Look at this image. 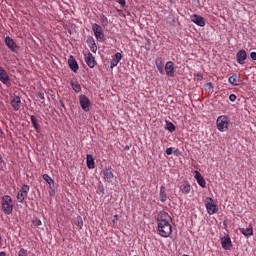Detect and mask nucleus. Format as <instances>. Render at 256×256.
<instances>
[{
	"mask_svg": "<svg viewBox=\"0 0 256 256\" xmlns=\"http://www.w3.org/2000/svg\"><path fill=\"white\" fill-rule=\"evenodd\" d=\"M157 224V231L161 237H169V235L173 233V228L171 227V216L167 212L161 211L158 214Z\"/></svg>",
	"mask_w": 256,
	"mask_h": 256,
	"instance_id": "1",
	"label": "nucleus"
},
{
	"mask_svg": "<svg viewBox=\"0 0 256 256\" xmlns=\"http://www.w3.org/2000/svg\"><path fill=\"white\" fill-rule=\"evenodd\" d=\"M1 207L5 215H11L13 213V199L9 195H5L1 198Z\"/></svg>",
	"mask_w": 256,
	"mask_h": 256,
	"instance_id": "2",
	"label": "nucleus"
},
{
	"mask_svg": "<svg viewBox=\"0 0 256 256\" xmlns=\"http://www.w3.org/2000/svg\"><path fill=\"white\" fill-rule=\"evenodd\" d=\"M216 127L218 131L221 133H225V131H229V117L225 115H221L216 120Z\"/></svg>",
	"mask_w": 256,
	"mask_h": 256,
	"instance_id": "3",
	"label": "nucleus"
},
{
	"mask_svg": "<svg viewBox=\"0 0 256 256\" xmlns=\"http://www.w3.org/2000/svg\"><path fill=\"white\" fill-rule=\"evenodd\" d=\"M204 205L206 207V211L208 215H215L217 211H219V208H217V204L215 203V200L211 197H207L204 201Z\"/></svg>",
	"mask_w": 256,
	"mask_h": 256,
	"instance_id": "4",
	"label": "nucleus"
},
{
	"mask_svg": "<svg viewBox=\"0 0 256 256\" xmlns=\"http://www.w3.org/2000/svg\"><path fill=\"white\" fill-rule=\"evenodd\" d=\"M92 31L94 33L96 41H98L99 43H103L105 41V32H103V28L101 27V25L94 23L92 25Z\"/></svg>",
	"mask_w": 256,
	"mask_h": 256,
	"instance_id": "5",
	"label": "nucleus"
},
{
	"mask_svg": "<svg viewBox=\"0 0 256 256\" xmlns=\"http://www.w3.org/2000/svg\"><path fill=\"white\" fill-rule=\"evenodd\" d=\"M79 103L82 109L85 111V113H89L91 109V100H89V98L86 95L81 94L79 96Z\"/></svg>",
	"mask_w": 256,
	"mask_h": 256,
	"instance_id": "6",
	"label": "nucleus"
},
{
	"mask_svg": "<svg viewBox=\"0 0 256 256\" xmlns=\"http://www.w3.org/2000/svg\"><path fill=\"white\" fill-rule=\"evenodd\" d=\"M103 179L106 183L113 181V169L111 167L102 170Z\"/></svg>",
	"mask_w": 256,
	"mask_h": 256,
	"instance_id": "7",
	"label": "nucleus"
},
{
	"mask_svg": "<svg viewBox=\"0 0 256 256\" xmlns=\"http://www.w3.org/2000/svg\"><path fill=\"white\" fill-rule=\"evenodd\" d=\"M85 63L90 67V69H93L95 65H97V61H95V57H93V54L91 52H88L84 55Z\"/></svg>",
	"mask_w": 256,
	"mask_h": 256,
	"instance_id": "8",
	"label": "nucleus"
},
{
	"mask_svg": "<svg viewBox=\"0 0 256 256\" xmlns=\"http://www.w3.org/2000/svg\"><path fill=\"white\" fill-rule=\"evenodd\" d=\"M221 246L225 249V251H229V249L233 247L229 234L221 238Z\"/></svg>",
	"mask_w": 256,
	"mask_h": 256,
	"instance_id": "9",
	"label": "nucleus"
},
{
	"mask_svg": "<svg viewBox=\"0 0 256 256\" xmlns=\"http://www.w3.org/2000/svg\"><path fill=\"white\" fill-rule=\"evenodd\" d=\"M190 19L192 23H195V25H198V27H205V18H203L202 16L193 14L190 16Z\"/></svg>",
	"mask_w": 256,
	"mask_h": 256,
	"instance_id": "10",
	"label": "nucleus"
},
{
	"mask_svg": "<svg viewBox=\"0 0 256 256\" xmlns=\"http://www.w3.org/2000/svg\"><path fill=\"white\" fill-rule=\"evenodd\" d=\"M165 71L168 77H175V64L172 61L166 62Z\"/></svg>",
	"mask_w": 256,
	"mask_h": 256,
	"instance_id": "11",
	"label": "nucleus"
},
{
	"mask_svg": "<svg viewBox=\"0 0 256 256\" xmlns=\"http://www.w3.org/2000/svg\"><path fill=\"white\" fill-rule=\"evenodd\" d=\"M179 189L184 195H189V193H191V184L189 183V181L184 180L179 186Z\"/></svg>",
	"mask_w": 256,
	"mask_h": 256,
	"instance_id": "12",
	"label": "nucleus"
},
{
	"mask_svg": "<svg viewBox=\"0 0 256 256\" xmlns=\"http://www.w3.org/2000/svg\"><path fill=\"white\" fill-rule=\"evenodd\" d=\"M194 178L196 179L198 185L202 187V189H205V187H207V182L205 181V178H203V175H201L199 171L194 172Z\"/></svg>",
	"mask_w": 256,
	"mask_h": 256,
	"instance_id": "13",
	"label": "nucleus"
},
{
	"mask_svg": "<svg viewBox=\"0 0 256 256\" xmlns=\"http://www.w3.org/2000/svg\"><path fill=\"white\" fill-rule=\"evenodd\" d=\"M68 65L71 71H73L74 73H77V71H79V64L77 63V60L75 59V57H73V55L69 57Z\"/></svg>",
	"mask_w": 256,
	"mask_h": 256,
	"instance_id": "14",
	"label": "nucleus"
},
{
	"mask_svg": "<svg viewBox=\"0 0 256 256\" xmlns=\"http://www.w3.org/2000/svg\"><path fill=\"white\" fill-rule=\"evenodd\" d=\"M5 44H6V46H7L8 48H10V50H11L13 53H17V44L15 43V41H14L11 37L7 36V37L5 38Z\"/></svg>",
	"mask_w": 256,
	"mask_h": 256,
	"instance_id": "15",
	"label": "nucleus"
},
{
	"mask_svg": "<svg viewBox=\"0 0 256 256\" xmlns=\"http://www.w3.org/2000/svg\"><path fill=\"white\" fill-rule=\"evenodd\" d=\"M247 59V52L245 50H240L236 54V61L239 65H243Z\"/></svg>",
	"mask_w": 256,
	"mask_h": 256,
	"instance_id": "16",
	"label": "nucleus"
},
{
	"mask_svg": "<svg viewBox=\"0 0 256 256\" xmlns=\"http://www.w3.org/2000/svg\"><path fill=\"white\" fill-rule=\"evenodd\" d=\"M0 81L4 85H7L9 83V74L7 73V70H5L1 66H0Z\"/></svg>",
	"mask_w": 256,
	"mask_h": 256,
	"instance_id": "17",
	"label": "nucleus"
},
{
	"mask_svg": "<svg viewBox=\"0 0 256 256\" xmlns=\"http://www.w3.org/2000/svg\"><path fill=\"white\" fill-rule=\"evenodd\" d=\"M121 59H123V55L119 52H117L114 55V58L112 59L111 63H110V69H115V67H117V65H119V61H121Z\"/></svg>",
	"mask_w": 256,
	"mask_h": 256,
	"instance_id": "18",
	"label": "nucleus"
},
{
	"mask_svg": "<svg viewBox=\"0 0 256 256\" xmlns=\"http://www.w3.org/2000/svg\"><path fill=\"white\" fill-rule=\"evenodd\" d=\"M156 63V67L159 71V73H161V75H163L165 73V61H163V58L159 57L156 59L155 61Z\"/></svg>",
	"mask_w": 256,
	"mask_h": 256,
	"instance_id": "19",
	"label": "nucleus"
},
{
	"mask_svg": "<svg viewBox=\"0 0 256 256\" xmlns=\"http://www.w3.org/2000/svg\"><path fill=\"white\" fill-rule=\"evenodd\" d=\"M11 105L14 111H19V109H21V98L19 96H14L11 100Z\"/></svg>",
	"mask_w": 256,
	"mask_h": 256,
	"instance_id": "20",
	"label": "nucleus"
},
{
	"mask_svg": "<svg viewBox=\"0 0 256 256\" xmlns=\"http://www.w3.org/2000/svg\"><path fill=\"white\" fill-rule=\"evenodd\" d=\"M30 121L32 123V126L34 127L35 131L39 133V130L41 129V125H39V120H37V117L30 116Z\"/></svg>",
	"mask_w": 256,
	"mask_h": 256,
	"instance_id": "21",
	"label": "nucleus"
},
{
	"mask_svg": "<svg viewBox=\"0 0 256 256\" xmlns=\"http://www.w3.org/2000/svg\"><path fill=\"white\" fill-rule=\"evenodd\" d=\"M159 199L161 203H165V201H167V192H166L165 186L160 187Z\"/></svg>",
	"mask_w": 256,
	"mask_h": 256,
	"instance_id": "22",
	"label": "nucleus"
},
{
	"mask_svg": "<svg viewBox=\"0 0 256 256\" xmlns=\"http://www.w3.org/2000/svg\"><path fill=\"white\" fill-rule=\"evenodd\" d=\"M240 233L245 237H251L253 235V226L250 225L248 228H241Z\"/></svg>",
	"mask_w": 256,
	"mask_h": 256,
	"instance_id": "23",
	"label": "nucleus"
},
{
	"mask_svg": "<svg viewBox=\"0 0 256 256\" xmlns=\"http://www.w3.org/2000/svg\"><path fill=\"white\" fill-rule=\"evenodd\" d=\"M42 179H44V181L48 183V185L50 186V189H53V187H55V181L52 180L51 176H49L48 174H43Z\"/></svg>",
	"mask_w": 256,
	"mask_h": 256,
	"instance_id": "24",
	"label": "nucleus"
},
{
	"mask_svg": "<svg viewBox=\"0 0 256 256\" xmlns=\"http://www.w3.org/2000/svg\"><path fill=\"white\" fill-rule=\"evenodd\" d=\"M86 159L88 169H95V159H93V156L87 155Z\"/></svg>",
	"mask_w": 256,
	"mask_h": 256,
	"instance_id": "25",
	"label": "nucleus"
},
{
	"mask_svg": "<svg viewBox=\"0 0 256 256\" xmlns=\"http://www.w3.org/2000/svg\"><path fill=\"white\" fill-rule=\"evenodd\" d=\"M237 79V74H234L228 78V83H230V85H233L234 87H237V85H239V81Z\"/></svg>",
	"mask_w": 256,
	"mask_h": 256,
	"instance_id": "26",
	"label": "nucleus"
},
{
	"mask_svg": "<svg viewBox=\"0 0 256 256\" xmlns=\"http://www.w3.org/2000/svg\"><path fill=\"white\" fill-rule=\"evenodd\" d=\"M71 86H72L73 91H75V93H81V84H79L77 82H72Z\"/></svg>",
	"mask_w": 256,
	"mask_h": 256,
	"instance_id": "27",
	"label": "nucleus"
},
{
	"mask_svg": "<svg viewBox=\"0 0 256 256\" xmlns=\"http://www.w3.org/2000/svg\"><path fill=\"white\" fill-rule=\"evenodd\" d=\"M26 196L27 195H25V193L19 191L18 194H17V201L19 203H23V201H25Z\"/></svg>",
	"mask_w": 256,
	"mask_h": 256,
	"instance_id": "28",
	"label": "nucleus"
},
{
	"mask_svg": "<svg viewBox=\"0 0 256 256\" xmlns=\"http://www.w3.org/2000/svg\"><path fill=\"white\" fill-rule=\"evenodd\" d=\"M179 149L175 147H170L166 149V155H173V153H177Z\"/></svg>",
	"mask_w": 256,
	"mask_h": 256,
	"instance_id": "29",
	"label": "nucleus"
},
{
	"mask_svg": "<svg viewBox=\"0 0 256 256\" xmlns=\"http://www.w3.org/2000/svg\"><path fill=\"white\" fill-rule=\"evenodd\" d=\"M100 21L104 27H107V25H109V19H107L105 15H102L100 17Z\"/></svg>",
	"mask_w": 256,
	"mask_h": 256,
	"instance_id": "30",
	"label": "nucleus"
},
{
	"mask_svg": "<svg viewBox=\"0 0 256 256\" xmlns=\"http://www.w3.org/2000/svg\"><path fill=\"white\" fill-rule=\"evenodd\" d=\"M166 129L170 131V133H173V131H175V125L171 122H167Z\"/></svg>",
	"mask_w": 256,
	"mask_h": 256,
	"instance_id": "31",
	"label": "nucleus"
},
{
	"mask_svg": "<svg viewBox=\"0 0 256 256\" xmlns=\"http://www.w3.org/2000/svg\"><path fill=\"white\" fill-rule=\"evenodd\" d=\"M29 189V185H23L19 191L20 193H24L25 195H27V193H29Z\"/></svg>",
	"mask_w": 256,
	"mask_h": 256,
	"instance_id": "32",
	"label": "nucleus"
},
{
	"mask_svg": "<svg viewBox=\"0 0 256 256\" xmlns=\"http://www.w3.org/2000/svg\"><path fill=\"white\" fill-rule=\"evenodd\" d=\"M89 48H90V51H92V53H97V44L95 42L90 44Z\"/></svg>",
	"mask_w": 256,
	"mask_h": 256,
	"instance_id": "33",
	"label": "nucleus"
},
{
	"mask_svg": "<svg viewBox=\"0 0 256 256\" xmlns=\"http://www.w3.org/2000/svg\"><path fill=\"white\" fill-rule=\"evenodd\" d=\"M76 226L78 229H83V219L81 217L77 219Z\"/></svg>",
	"mask_w": 256,
	"mask_h": 256,
	"instance_id": "34",
	"label": "nucleus"
},
{
	"mask_svg": "<svg viewBox=\"0 0 256 256\" xmlns=\"http://www.w3.org/2000/svg\"><path fill=\"white\" fill-rule=\"evenodd\" d=\"M18 256H27V250L25 248H21L18 252Z\"/></svg>",
	"mask_w": 256,
	"mask_h": 256,
	"instance_id": "35",
	"label": "nucleus"
},
{
	"mask_svg": "<svg viewBox=\"0 0 256 256\" xmlns=\"http://www.w3.org/2000/svg\"><path fill=\"white\" fill-rule=\"evenodd\" d=\"M229 99L232 103H234V101H237V96L235 94H230Z\"/></svg>",
	"mask_w": 256,
	"mask_h": 256,
	"instance_id": "36",
	"label": "nucleus"
},
{
	"mask_svg": "<svg viewBox=\"0 0 256 256\" xmlns=\"http://www.w3.org/2000/svg\"><path fill=\"white\" fill-rule=\"evenodd\" d=\"M33 224L35 225V227H39L42 225L41 220H39V219L34 220Z\"/></svg>",
	"mask_w": 256,
	"mask_h": 256,
	"instance_id": "37",
	"label": "nucleus"
},
{
	"mask_svg": "<svg viewBox=\"0 0 256 256\" xmlns=\"http://www.w3.org/2000/svg\"><path fill=\"white\" fill-rule=\"evenodd\" d=\"M87 43L89 44V45H93V43H95V39H93V37H89L88 39H87Z\"/></svg>",
	"mask_w": 256,
	"mask_h": 256,
	"instance_id": "38",
	"label": "nucleus"
},
{
	"mask_svg": "<svg viewBox=\"0 0 256 256\" xmlns=\"http://www.w3.org/2000/svg\"><path fill=\"white\" fill-rule=\"evenodd\" d=\"M38 97L41 99V101H44L45 99V94L43 92H38L37 93Z\"/></svg>",
	"mask_w": 256,
	"mask_h": 256,
	"instance_id": "39",
	"label": "nucleus"
},
{
	"mask_svg": "<svg viewBox=\"0 0 256 256\" xmlns=\"http://www.w3.org/2000/svg\"><path fill=\"white\" fill-rule=\"evenodd\" d=\"M53 187H55V186H52V188H50V190H49V195L51 197H53L55 195V189Z\"/></svg>",
	"mask_w": 256,
	"mask_h": 256,
	"instance_id": "40",
	"label": "nucleus"
},
{
	"mask_svg": "<svg viewBox=\"0 0 256 256\" xmlns=\"http://www.w3.org/2000/svg\"><path fill=\"white\" fill-rule=\"evenodd\" d=\"M116 1H117V3H119V5H121V7H125V5H126L125 0H116Z\"/></svg>",
	"mask_w": 256,
	"mask_h": 256,
	"instance_id": "41",
	"label": "nucleus"
},
{
	"mask_svg": "<svg viewBox=\"0 0 256 256\" xmlns=\"http://www.w3.org/2000/svg\"><path fill=\"white\" fill-rule=\"evenodd\" d=\"M206 87H207V89H208L209 91H211V89H213V83L208 82V83L206 84Z\"/></svg>",
	"mask_w": 256,
	"mask_h": 256,
	"instance_id": "42",
	"label": "nucleus"
},
{
	"mask_svg": "<svg viewBox=\"0 0 256 256\" xmlns=\"http://www.w3.org/2000/svg\"><path fill=\"white\" fill-rule=\"evenodd\" d=\"M250 57L253 61H256V52H251Z\"/></svg>",
	"mask_w": 256,
	"mask_h": 256,
	"instance_id": "43",
	"label": "nucleus"
},
{
	"mask_svg": "<svg viewBox=\"0 0 256 256\" xmlns=\"http://www.w3.org/2000/svg\"><path fill=\"white\" fill-rule=\"evenodd\" d=\"M5 165V161L3 160V156L0 155V167Z\"/></svg>",
	"mask_w": 256,
	"mask_h": 256,
	"instance_id": "44",
	"label": "nucleus"
},
{
	"mask_svg": "<svg viewBox=\"0 0 256 256\" xmlns=\"http://www.w3.org/2000/svg\"><path fill=\"white\" fill-rule=\"evenodd\" d=\"M117 215H114V219L112 220V223L115 225V223H117Z\"/></svg>",
	"mask_w": 256,
	"mask_h": 256,
	"instance_id": "45",
	"label": "nucleus"
},
{
	"mask_svg": "<svg viewBox=\"0 0 256 256\" xmlns=\"http://www.w3.org/2000/svg\"><path fill=\"white\" fill-rule=\"evenodd\" d=\"M60 105H61V107H63L65 109V103H63L62 100H60Z\"/></svg>",
	"mask_w": 256,
	"mask_h": 256,
	"instance_id": "46",
	"label": "nucleus"
},
{
	"mask_svg": "<svg viewBox=\"0 0 256 256\" xmlns=\"http://www.w3.org/2000/svg\"><path fill=\"white\" fill-rule=\"evenodd\" d=\"M0 256H7L5 252H0Z\"/></svg>",
	"mask_w": 256,
	"mask_h": 256,
	"instance_id": "47",
	"label": "nucleus"
}]
</instances>
